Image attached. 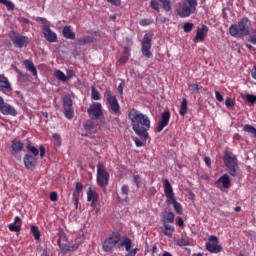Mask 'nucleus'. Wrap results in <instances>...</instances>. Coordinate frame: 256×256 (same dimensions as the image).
<instances>
[{"instance_id": "f257e3e1", "label": "nucleus", "mask_w": 256, "mask_h": 256, "mask_svg": "<svg viewBox=\"0 0 256 256\" xmlns=\"http://www.w3.org/2000/svg\"><path fill=\"white\" fill-rule=\"evenodd\" d=\"M128 119L131 121V127L135 135L140 139H149V129H151V119L149 116L133 108L128 113Z\"/></svg>"}, {"instance_id": "f03ea898", "label": "nucleus", "mask_w": 256, "mask_h": 256, "mask_svg": "<svg viewBox=\"0 0 256 256\" xmlns=\"http://www.w3.org/2000/svg\"><path fill=\"white\" fill-rule=\"evenodd\" d=\"M251 29V21L247 17H243L238 24H232L229 28L231 37H247Z\"/></svg>"}, {"instance_id": "7ed1b4c3", "label": "nucleus", "mask_w": 256, "mask_h": 256, "mask_svg": "<svg viewBox=\"0 0 256 256\" xmlns=\"http://www.w3.org/2000/svg\"><path fill=\"white\" fill-rule=\"evenodd\" d=\"M164 185V193L167 205H173L174 210L178 215H183V206L181 203L177 202V198H175V192H173V186H171V182L165 179L163 180Z\"/></svg>"}, {"instance_id": "20e7f679", "label": "nucleus", "mask_w": 256, "mask_h": 256, "mask_svg": "<svg viewBox=\"0 0 256 256\" xmlns=\"http://www.w3.org/2000/svg\"><path fill=\"white\" fill-rule=\"evenodd\" d=\"M197 5V0H182V2L178 3L176 13L181 19H186L197 11Z\"/></svg>"}, {"instance_id": "39448f33", "label": "nucleus", "mask_w": 256, "mask_h": 256, "mask_svg": "<svg viewBox=\"0 0 256 256\" xmlns=\"http://www.w3.org/2000/svg\"><path fill=\"white\" fill-rule=\"evenodd\" d=\"M223 161L228 174L231 177H237L239 175V161L237 160V156L233 152L225 151Z\"/></svg>"}, {"instance_id": "423d86ee", "label": "nucleus", "mask_w": 256, "mask_h": 256, "mask_svg": "<svg viewBox=\"0 0 256 256\" xmlns=\"http://www.w3.org/2000/svg\"><path fill=\"white\" fill-rule=\"evenodd\" d=\"M121 243V231L116 230L106 238L102 244L104 253H113L115 247Z\"/></svg>"}, {"instance_id": "0eeeda50", "label": "nucleus", "mask_w": 256, "mask_h": 256, "mask_svg": "<svg viewBox=\"0 0 256 256\" xmlns=\"http://www.w3.org/2000/svg\"><path fill=\"white\" fill-rule=\"evenodd\" d=\"M97 184L104 190H106L107 185H109V172H107L105 165L101 162L97 164Z\"/></svg>"}, {"instance_id": "6e6552de", "label": "nucleus", "mask_w": 256, "mask_h": 256, "mask_svg": "<svg viewBox=\"0 0 256 256\" xmlns=\"http://www.w3.org/2000/svg\"><path fill=\"white\" fill-rule=\"evenodd\" d=\"M39 23H42V31L45 40L48 43H57V33L51 30L49 22L45 18H38Z\"/></svg>"}, {"instance_id": "1a4fd4ad", "label": "nucleus", "mask_w": 256, "mask_h": 256, "mask_svg": "<svg viewBox=\"0 0 256 256\" xmlns=\"http://www.w3.org/2000/svg\"><path fill=\"white\" fill-rule=\"evenodd\" d=\"M9 37L17 49H23L29 43V37L17 34L15 30L10 31Z\"/></svg>"}, {"instance_id": "9d476101", "label": "nucleus", "mask_w": 256, "mask_h": 256, "mask_svg": "<svg viewBox=\"0 0 256 256\" xmlns=\"http://www.w3.org/2000/svg\"><path fill=\"white\" fill-rule=\"evenodd\" d=\"M58 235V246L63 253H73V251H77V245H67V234H65L64 231L60 230Z\"/></svg>"}, {"instance_id": "9b49d317", "label": "nucleus", "mask_w": 256, "mask_h": 256, "mask_svg": "<svg viewBox=\"0 0 256 256\" xmlns=\"http://www.w3.org/2000/svg\"><path fill=\"white\" fill-rule=\"evenodd\" d=\"M218 243L219 238L215 235H211L206 242V251L209 253H221V251H223V247Z\"/></svg>"}, {"instance_id": "f8f14e48", "label": "nucleus", "mask_w": 256, "mask_h": 256, "mask_svg": "<svg viewBox=\"0 0 256 256\" xmlns=\"http://www.w3.org/2000/svg\"><path fill=\"white\" fill-rule=\"evenodd\" d=\"M106 101L109 105L110 111H112L114 115H119V113H121V105H119V100H117L116 95H113V93L108 92L106 96Z\"/></svg>"}, {"instance_id": "ddd939ff", "label": "nucleus", "mask_w": 256, "mask_h": 256, "mask_svg": "<svg viewBox=\"0 0 256 256\" xmlns=\"http://www.w3.org/2000/svg\"><path fill=\"white\" fill-rule=\"evenodd\" d=\"M90 119L99 120L103 116V105L99 102H94L87 110Z\"/></svg>"}, {"instance_id": "4468645a", "label": "nucleus", "mask_w": 256, "mask_h": 256, "mask_svg": "<svg viewBox=\"0 0 256 256\" xmlns=\"http://www.w3.org/2000/svg\"><path fill=\"white\" fill-rule=\"evenodd\" d=\"M153 39V35L147 33L144 35L142 40V54L146 59H151L153 57V53H151V41Z\"/></svg>"}, {"instance_id": "2eb2a0df", "label": "nucleus", "mask_w": 256, "mask_h": 256, "mask_svg": "<svg viewBox=\"0 0 256 256\" xmlns=\"http://www.w3.org/2000/svg\"><path fill=\"white\" fill-rule=\"evenodd\" d=\"M63 107L66 119H73L75 117V110L73 109V99H71V96L63 97Z\"/></svg>"}, {"instance_id": "dca6fc26", "label": "nucleus", "mask_w": 256, "mask_h": 256, "mask_svg": "<svg viewBox=\"0 0 256 256\" xmlns=\"http://www.w3.org/2000/svg\"><path fill=\"white\" fill-rule=\"evenodd\" d=\"M169 121H171V111H169V109H166L161 113L160 121L156 129L157 133H161V131H163V128L169 125Z\"/></svg>"}, {"instance_id": "f3484780", "label": "nucleus", "mask_w": 256, "mask_h": 256, "mask_svg": "<svg viewBox=\"0 0 256 256\" xmlns=\"http://www.w3.org/2000/svg\"><path fill=\"white\" fill-rule=\"evenodd\" d=\"M23 161L26 169L35 171V168L37 167V156L26 154L23 158Z\"/></svg>"}, {"instance_id": "a211bd4d", "label": "nucleus", "mask_w": 256, "mask_h": 256, "mask_svg": "<svg viewBox=\"0 0 256 256\" xmlns=\"http://www.w3.org/2000/svg\"><path fill=\"white\" fill-rule=\"evenodd\" d=\"M81 191H83V183L78 182L75 185V189H74L73 195H72L75 209H78V207H79V196L81 195Z\"/></svg>"}, {"instance_id": "6ab92c4d", "label": "nucleus", "mask_w": 256, "mask_h": 256, "mask_svg": "<svg viewBox=\"0 0 256 256\" xmlns=\"http://www.w3.org/2000/svg\"><path fill=\"white\" fill-rule=\"evenodd\" d=\"M0 113H2V115H11L12 117H17V110L15 107L5 102L3 106L0 107Z\"/></svg>"}, {"instance_id": "aec40b11", "label": "nucleus", "mask_w": 256, "mask_h": 256, "mask_svg": "<svg viewBox=\"0 0 256 256\" xmlns=\"http://www.w3.org/2000/svg\"><path fill=\"white\" fill-rule=\"evenodd\" d=\"M87 201L91 202V207L99 201V194L91 187L87 190Z\"/></svg>"}, {"instance_id": "412c9836", "label": "nucleus", "mask_w": 256, "mask_h": 256, "mask_svg": "<svg viewBox=\"0 0 256 256\" xmlns=\"http://www.w3.org/2000/svg\"><path fill=\"white\" fill-rule=\"evenodd\" d=\"M207 33H209V27L203 25L201 28H198L194 41H205V35Z\"/></svg>"}, {"instance_id": "4be33fe9", "label": "nucleus", "mask_w": 256, "mask_h": 256, "mask_svg": "<svg viewBox=\"0 0 256 256\" xmlns=\"http://www.w3.org/2000/svg\"><path fill=\"white\" fill-rule=\"evenodd\" d=\"M27 149L30 151L31 154L34 155V157H37L40 153L41 159L45 157V146H40L39 149H37L35 146L28 144Z\"/></svg>"}, {"instance_id": "5701e85b", "label": "nucleus", "mask_w": 256, "mask_h": 256, "mask_svg": "<svg viewBox=\"0 0 256 256\" xmlns=\"http://www.w3.org/2000/svg\"><path fill=\"white\" fill-rule=\"evenodd\" d=\"M222 183L224 189H229L231 187V178L227 174H223L218 180L215 181V185H220Z\"/></svg>"}, {"instance_id": "b1692460", "label": "nucleus", "mask_w": 256, "mask_h": 256, "mask_svg": "<svg viewBox=\"0 0 256 256\" xmlns=\"http://www.w3.org/2000/svg\"><path fill=\"white\" fill-rule=\"evenodd\" d=\"M131 57V50L129 49V46L124 47V52L121 54L119 58V63L122 65H125L129 61V58Z\"/></svg>"}, {"instance_id": "393cba45", "label": "nucleus", "mask_w": 256, "mask_h": 256, "mask_svg": "<svg viewBox=\"0 0 256 256\" xmlns=\"http://www.w3.org/2000/svg\"><path fill=\"white\" fill-rule=\"evenodd\" d=\"M23 65L26 67L28 71H30V73H32L34 77H37V68L35 67V64H33V61L24 60Z\"/></svg>"}, {"instance_id": "a878e982", "label": "nucleus", "mask_w": 256, "mask_h": 256, "mask_svg": "<svg viewBox=\"0 0 256 256\" xmlns=\"http://www.w3.org/2000/svg\"><path fill=\"white\" fill-rule=\"evenodd\" d=\"M62 35L65 39L75 40V33L71 30V26H64L62 30Z\"/></svg>"}, {"instance_id": "bb28decb", "label": "nucleus", "mask_w": 256, "mask_h": 256, "mask_svg": "<svg viewBox=\"0 0 256 256\" xmlns=\"http://www.w3.org/2000/svg\"><path fill=\"white\" fill-rule=\"evenodd\" d=\"M0 87L4 89V91H11V83H9V79L5 76H0Z\"/></svg>"}, {"instance_id": "cd10ccee", "label": "nucleus", "mask_w": 256, "mask_h": 256, "mask_svg": "<svg viewBox=\"0 0 256 256\" xmlns=\"http://www.w3.org/2000/svg\"><path fill=\"white\" fill-rule=\"evenodd\" d=\"M24 144L21 140L14 139L11 144L12 151L18 153V151H23Z\"/></svg>"}, {"instance_id": "c85d7f7f", "label": "nucleus", "mask_w": 256, "mask_h": 256, "mask_svg": "<svg viewBox=\"0 0 256 256\" xmlns=\"http://www.w3.org/2000/svg\"><path fill=\"white\" fill-rule=\"evenodd\" d=\"M163 226H164L163 233L166 235V237H173V232L175 231V227L167 224V222H164Z\"/></svg>"}, {"instance_id": "c756f323", "label": "nucleus", "mask_w": 256, "mask_h": 256, "mask_svg": "<svg viewBox=\"0 0 256 256\" xmlns=\"http://www.w3.org/2000/svg\"><path fill=\"white\" fill-rule=\"evenodd\" d=\"M91 43H95V38H93L91 36H84V37L78 39V44L81 46L89 45Z\"/></svg>"}, {"instance_id": "7c9ffc66", "label": "nucleus", "mask_w": 256, "mask_h": 256, "mask_svg": "<svg viewBox=\"0 0 256 256\" xmlns=\"http://www.w3.org/2000/svg\"><path fill=\"white\" fill-rule=\"evenodd\" d=\"M187 105H188L187 99L184 98L181 102V106L179 110V115H181V117H185V115H187V111L189 109Z\"/></svg>"}, {"instance_id": "2f4dec72", "label": "nucleus", "mask_w": 256, "mask_h": 256, "mask_svg": "<svg viewBox=\"0 0 256 256\" xmlns=\"http://www.w3.org/2000/svg\"><path fill=\"white\" fill-rule=\"evenodd\" d=\"M131 245H133V242L131 241V238H129V237H124L120 243V246L125 247L126 251L131 250Z\"/></svg>"}, {"instance_id": "473e14b6", "label": "nucleus", "mask_w": 256, "mask_h": 256, "mask_svg": "<svg viewBox=\"0 0 256 256\" xmlns=\"http://www.w3.org/2000/svg\"><path fill=\"white\" fill-rule=\"evenodd\" d=\"M175 222V214L173 212H168L163 216V223H174Z\"/></svg>"}, {"instance_id": "72a5a7b5", "label": "nucleus", "mask_w": 256, "mask_h": 256, "mask_svg": "<svg viewBox=\"0 0 256 256\" xmlns=\"http://www.w3.org/2000/svg\"><path fill=\"white\" fill-rule=\"evenodd\" d=\"M30 231L36 241H39V239H41V231H39V227L33 225L31 226Z\"/></svg>"}, {"instance_id": "f704fd0d", "label": "nucleus", "mask_w": 256, "mask_h": 256, "mask_svg": "<svg viewBox=\"0 0 256 256\" xmlns=\"http://www.w3.org/2000/svg\"><path fill=\"white\" fill-rule=\"evenodd\" d=\"M54 77H56V79H58V81H64L65 82V81L69 80V78L61 70L54 71Z\"/></svg>"}, {"instance_id": "c9c22d12", "label": "nucleus", "mask_w": 256, "mask_h": 256, "mask_svg": "<svg viewBox=\"0 0 256 256\" xmlns=\"http://www.w3.org/2000/svg\"><path fill=\"white\" fill-rule=\"evenodd\" d=\"M159 3H161L164 11H166L167 13H169V11H171V9H172L171 0H159Z\"/></svg>"}, {"instance_id": "e433bc0d", "label": "nucleus", "mask_w": 256, "mask_h": 256, "mask_svg": "<svg viewBox=\"0 0 256 256\" xmlns=\"http://www.w3.org/2000/svg\"><path fill=\"white\" fill-rule=\"evenodd\" d=\"M17 73L19 75L18 81H20V83H25V81H29V79H31V76L27 73H23L20 70H18Z\"/></svg>"}, {"instance_id": "4c0bfd02", "label": "nucleus", "mask_w": 256, "mask_h": 256, "mask_svg": "<svg viewBox=\"0 0 256 256\" xmlns=\"http://www.w3.org/2000/svg\"><path fill=\"white\" fill-rule=\"evenodd\" d=\"M129 191H130L129 185L124 184V185L121 187V193H122V195H123L125 201H128V199H129Z\"/></svg>"}, {"instance_id": "58836bf2", "label": "nucleus", "mask_w": 256, "mask_h": 256, "mask_svg": "<svg viewBox=\"0 0 256 256\" xmlns=\"http://www.w3.org/2000/svg\"><path fill=\"white\" fill-rule=\"evenodd\" d=\"M0 3L2 5H5L7 11H13L15 9V4H13V2H11L10 0H0Z\"/></svg>"}, {"instance_id": "ea45409f", "label": "nucleus", "mask_w": 256, "mask_h": 256, "mask_svg": "<svg viewBox=\"0 0 256 256\" xmlns=\"http://www.w3.org/2000/svg\"><path fill=\"white\" fill-rule=\"evenodd\" d=\"M243 131H245L246 133H251V135H253V137H256V128L252 125L246 124L243 127Z\"/></svg>"}, {"instance_id": "a19ab883", "label": "nucleus", "mask_w": 256, "mask_h": 256, "mask_svg": "<svg viewBox=\"0 0 256 256\" xmlns=\"http://www.w3.org/2000/svg\"><path fill=\"white\" fill-rule=\"evenodd\" d=\"M91 97L93 101H99L101 99V94L95 87H92Z\"/></svg>"}, {"instance_id": "79ce46f5", "label": "nucleus", "mask_w": 256, "mask_h": 256, "mask_svg": "<svg viewBox=\"0 0 256 256\" xmlns=\"http://www.w3.org/2000/svg\"><path fill=\"white\" fill-rule=\"evenodd\" d=\"M83 127L85 131H93L95 124L93 123V121L88 120L83 124Z\"/></svg>"}, {"instance_id": "37998d69", "label": "nucleus", "mask_w": 256, "mask_h": 256, "mask_svg": "<svg viewBox=\"0 0 256 256\" xmlns=\"http://www.w3.org/2000/svg\"><path fill=\"white\" fill-rule=\"evenodd\" d=\"M177 245L179 247H187V245H189V239L187 238H179L177 241H176Z\"/></svg>"}, {"instance_id": "c03bdc74", "label": "nucleus", "mask_w": 256, "mask_h": 256, "mask_svg": "<svg viewBox=\"0 0 256 256\" xmlns=\"http://www.w3.org/2000/svg\"><path fill=\"white\" fill-rule=\"evenodd\" d=\"M193 27H195V25L193 23L187 22L183 25V29L185 33H191V31H193Z\"/></svg>"}, {"instance_id": "a18cd8bd", "label": "nucleus", "mask_w": 256, "mask_h": 256, "mask_svg": "<svg viewBox=\"0 0 256 256\" xmlns=\"http://www.w3.org/2000/svg\"><path fill=\"white\" fill-rule=\"evenodd\" d=\"M188 89L189 91H201L203 87L199 86V84L197 83H191V84H188Z\"/></svg>"}, {"instance_id": "49530a36", "label": "nucleus", "mask_w": 256, "mask_h": 256, "mask_svg": "<svg viewBox=\"0 0 256 256\" xmlns=\"http://www.w3.org/2000/svg\"><path fill=\"white\" fill-rule=\"evenodd\" d=\"M9 231H12L13 233H19L21 231V225L16 224H10L8 225Z\"/></svg>"}, {"instance_id": "de8ad7c7", "label": "nucleus", "mask_w": 256, "mask_h": 256, "mask_svg": "<svg viewBox=\"0 0 256 256\" xmlns=\"http://www.w3.org/2000/svg\"><path fill=\"white\" fill-rule=\"evenodd\" d=\"M142 140H140L139 138H137L135 140V145L136 147H145V145H147V139L141 138Z\"/></svg>"}, {"instance_id": "09e8293b", "label": "nucleus", "mask_w": 256, "mask_h": 256, "mask_svg": "<svg viewBox=\"0 0 256 256\" xmlns=\"http://www.w3.org/2000/svg\"><path fill=\"white\" fill-rule=\"evenodd\" d=\"M248 41L249 43H252V45H256V29L252 30V33L250 34Z\"/></svg>"}, {"instance_id": "8fccbe9b", "label": "nucleus", "mask_w": 256, "mask_h": 256, "mask_svg": "<svg viewBox=\"0 0 256 256\" xmlns=\"http://www.w3.org/2000/svg\"><path fill=\"white\" fill-rule=\"evenodd\" d=\"M140 25L141 27H147L149 25H153V20L152 19H142L140 20Z\"/></svg>"}, {"instance_id": "3c124183", "label": "nucleus", "mask_w": 256, "mask_h": 256, "mask_svg": "<svg viewBox=\"0 0 256 256\" xmlns=\"http://www.w3.org/2000/svg\"><path fill=\"white\" fill-rule=\"evenodd\" d=\"M134 184L136 185L137 189L141 187V176L139 174L133 176Z\"/></svg>"}, {"instance_id": "603ef678", "label": "nucleus", "mask_w": 256, "mask_h": 256, "mask_svg": "<svg viewBox=\"0 0 256 256\" xmlns=\"http://www.w3.org/2000/svg\"><path fill=\"white\" fill-rule=\"evenodd\" d=\"M52 137L56 141L57 147H61V135L59 133H55Z\"/></svg>"}, {"instance_id": "864d4df0", "label": "nucleus", "mask_w": 256, "mask_h": 256, "mask_svg": "<svg viewBox=\"0 0 256 256\" xmlns=\"http://www.w3.org/2000/svg\"><path fill=\"white\" fill-rule=\"evenodd\" d=\"M150 7L151 9H153L154 11H159V2L157 0H152L150 2Z\"/></svg>"}, {"instance_id": "5fc2aeb1", "label": "nucleus", "mask_w": 256, "mask_h": 256, "mask_svg": "<svg viewBox=\"0 0 256 256\" xmlns=\"http://www.w3.org/2000/svg\"><path fill=\"white\" fill-rule=\"evenodd\" d=\"M225 105H226V107L231 109V107H235V101L232 100V98H227L225 101Z\"/></svg>"}, {"instance_id": "6e6d98bb", "label": "nucleus", "mask_w": 256, "mask_h": 256, "mask_svg": "<svg viewBox=\"0 0 256 256\" xmlns=\"http://www.w3.org/2000/svg\"><path fill=\"white\" fill-rule=\"evenodd\" d=\"M40 256H51V250L49 248H44L40 250Z\"/></svg>"}, {"instance_id": "4d7b16f0", "label": "nucleus", "mask_w": 256, "mask_h": 256, "mask_svg": "<svg viewBox=\"0 0 256 256\" xmlns=\"http://www.w3.org/2000/svg\"><path fill=\"white\" fill-rule=\"evenodd\" d=\"M107 3H110V5H114V7H120L121 0H106Z\"/></svg>"}, {"instance_id": "13d9d810", "label": "nucleus", "mask_w": 256, "mask_h": 256, "mask_svg": "<svg viewBox=\"0 0 256 256\" xmlns=\"http://www.w3.org/2000/svg\"><path fill=\"white\" fill-rule=\"evenodd\" d=\"M246 99H247L248 103H256L255 95L248 94V95H246Z\"/></svg>"}, {"instance_id": "bf43d9fd", "label": "nucleus", "mask_w": 256, "mask_h": 256, "mask_svg": "<svg viewBox=\"0 0 256 256\" xmlns=\"http://www.w3.org/2000/svg\"><path fill=\"white\" fill-rule=\"evenodd\" d=\"M128 253L125 256H135L139 253V248H134L132 250L127 251Z\"/></svg>"}, {"instance_id": "052dcab7", "label": "nucleus", "mask_w": 256, "mask_h": 256, "mask_svg": "<svg viewBox=\"0 0 256 256\" xmlns=\"http://www.w3.org/2000/svg\"><path fill=\"white\" fill-rule=\"evenodd\" d=\"M58 199H59V195L57 194V192L50 193V201L55 202V201H58Z\"/></svg>"}, {"instance_id": "680f3d73", "label": "nucleus", "mask_w": 256, "mask_h": 256, "mask_svg": "<svg viewBox=\"0 0 256 256\" xmlns=\"http://www.w3.org/2000/svg\"><path fill=\"white\" fill-rule=\"evenodd\" d=\"M215 97H216L217 101H219V103H223V100H224L223 95L220 94V92L217 90H215Z\"/></svg>"}, {"instance_id": "e2e57ef3", "label": "nucleus", "mask_w": 256, "mask_h": 256, "mask_svg": "<svg viewBox=\"0 0 256 256\" xmlns=\"http://www.w3.org/2000/svg\"><path fill=\"white\" fill-rule=\"evenodd\" d=\"M19 23H21L22 25H29L30 21L27 18L21 17L19 18Z\"/></svg>"}, {"instance_id": "0e129e2a", "label": "nucleus", "mask_w": 256, "mask_h": 256, "mask_svg": "<svg viewBox=\"0 0 256 256\" xmlns=\"http://www.w3.org/2000/svg\"><path fill=\"white\" fill-rule=\"evenodd\" d=\"M123 87H125V84L123 83H120L118 88H117V91L120 95H123Z\"/></svg>"}, {"instance_id": "69168bd1", "label": "nucleus", "mask_w": 256, "mask_h": 256, "mask_svg": "<svg viewBox=\"0 0 256 256\" xmlns=\"http://www.w3.org/2000/svg\"><path fill=\"white\" fill-rule=\"evenodd\" d=\"M204 162H205V164L209 167V168H211V158L210 157H205L204 158Z\"/></svg>"}, {"instance_id": "338daca9", "label": "nucleus", "mask_w": 256, "mask_h": 256, "mask_svg": "<svg viewBox=\"0 0 256 256\" xmlns=\"http://www.w3.org/2000/svg\"><path fill=\"white\" fill-rule=\"evenodd\" d=\"M200 179H203V181H209L210 177L209 174L204 173L200 176Z\"/></svg>"}, {"instance_id": "774afa93", "label": "nucleus", "mask_w": 256, "mask_h": 256, "mask_svg": "<svg viewBox=\"0 0 256 256\" xmlns=\"http://www.w3.org/2000/svg\"><path fill=\"white\" fill-rule=\"evenodd\" d=\"M178 227H183L185 225V222L183 221V218H179L177 222Z\"/></svg>"}]
</instances>
